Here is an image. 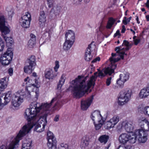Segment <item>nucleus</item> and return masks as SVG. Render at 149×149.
Returning <instances> with one entry per match:
<instances>
[{
    "label": "nucleus",
    "mask_w": 149,
    "mask_h": 149,
    "mask_svg": "<svg viewBox=\"0 0 149 149\" xmlns=\"http://www.w3.org/2000/svg\"><path fill=\"white\" fill-rule=\"evenodd\" d=\"M97 121L98 123L95 124V129L96 130H99L101 127L104 123V120H100Z\"/></svg>",
    "instance_id": "37"
},
{
    "label": "nucleus",
    "mask_w": 149,
    "mask_h": 149,
    "mask_svg": "<svg viewBox=\"0 0 149 149\" xmlns=\"http://www.w3.org/2000/svg\"><path fill=\"white\" fill-rule=\"evenodd\" d=\"M146 7L149 8V0H147V2L145 3Z\"/></svg>",
    "instance_id": "58"
},
{
    "label": "nucleus",
    "mask_w": 149,
    "mask_h": 149,
    "mask_svg": "<svg viewBox=\"0 0 149 149\" xmlns=\"http://www.w3.org/2000/svg\"><path fill=\"white\" fill-rule=\"evenodd\" d=\"M125 149H134V147L131 145L125 146Z\"/></svg>",
    "instance_id": "47"
},
{
    "label": "nucleus",
    "mask_w": 149,
    "mask_h": 149,
    "mask_svg": "<svg viewBox=\"0 0 149 149\" xmlns=\"http://www.w3.org/2000/svg\"><path fill=\"white\" fill-rule=\"evenodd\" d=\"M134 44L135 45H137L140 41V39H136L134 40Z\"/></svg>",
    "instance_id": "51"
},
{
    "label": "nucleus",
    "mask_w": 149,
    "mask_h": 149,
    "mask_svg": "<svg viewBox=\"0 0 149 149\" xmlns=\"http://www.w3.org/2000/svg\"><path fill=\"white\" fill-rule=\"evenodd\" d=\"M26 65L24 68V72L28 74L31 73L36 65V58L34 55H31L28 58L26 63Z\"/></svg>",
    "instance_id": "6"
},
{
    "label": "nucleus",
    "mask_w": 149,
    "mask_h": 149,
    "mask_svg": "<svg viewBox=\"0 0 149 149\" xmlns=\"http://www.w3.org/2000/svg\"><path fill=\"white\" fill-rule=\"evenodd\" d=\"M65 79V74H63L61 77V78L57 85V88L58 90H60L61 89L62 86L64 84Z\"/></svg>",
    "instance_id": "25"
},
{
    "label": "nucleus",
    "mask_w": 149,
    "mask_h": 149,
    "mask_svg": "<svg viewBox=\"0 0 149 149\" xmlns=\"http://www.w3.org/2000/svg\"><path fill=\"white\" fill-rule=\"evenodd\" d=\"M115 21V20L113 18H109L106 26V28L109 29H111L114 24Z\"/></svg>",
    "instance_id": "31"
},
{
    "label": "nucleus",
    "mask_w": 149,
    "mask_h": 149,
    "mask_svg": "<svg viewBox=\"0 0 149 149\" xmlns=\"http://www.w3.org/2000/svg\"><path fill=\"white\" fill-rule=\"evenodd\" d=\"M45 77L49 79H53L56 76L53 74V71L51 69H46L45 71Z\"/></svg>",
    "instance_id": "21"
},
{
    "label": "nucleus",
    "mask_w": 149,
    "mask_h": 149,
    "mask_svg": "<svg viewBox=\"0 0 149 149\" xmlns=\"http://www.w3.org/2000/svg\"><path fill=\"white\" fill-rule=\"evenodd\" d=\"M13 69L12 68H10L8 70V73L10 76L12 75L13 73Z\"/></svg>",
    "instance_id": "54"
},
{
    "label": "nucleus",
    "mask_w": 149,
    "mask_h": 149,
    "mask_svg": "<svg viewBox=\"0 0 149 149\" xmlns=\"http://www.w3.org/2000/svg\"><path fill=\"white\" fill-rule=\"evenodd\" d=\"M122 47V46H118L116 47L115 49V51H116V53H118V55L120 57V58H119L120 59V58L123 59H124V55H127V54H125V51H124L123 49H122V48H121ZM116 54V55L113 57V58L114 59H116V58H114V57L116 56L117 55ZM118 58H119L118 57L116 59Z\"/></svg>",
    "instance_id": "17"
},
{
    "label": "nucleus",
    "mask_w": 149,
    "mask_h": 149,
    "mask_svg": "<svg viewBox=\"0 0 149 149\" xmlns=\"http://www.w3.org/2000/svg\"><path fill=\"white\" fill-rule=\"evenodd\" d=\"M12 97L11 92L9 91L6 94H2L0 96V102L3 104L4 106L10 102Z\"/></svg>",
    "instance_id": "12"
},
{
    "label": "nucleus",
    "mask_w": 149,
    "mask_h": 149,
    "mask_svg": "<svg viewBox=\"0 0 149 149\" xmlns=\"http://www.w3.org/2000/svg\"><path fill=\"white\" fill-rule=\"evenodd\" d=\"M31 20L30 14L27 12L19 19V22L23 27L27 28L29 27Z\"/></svg>",
    "instance_id": "10"
},
{
    "label": "nucleus",
    "mask_w": 149,
    "mask_h": 149,
    "mask_svg": "<svg viewBox=\"0 0 149 149\" xmlns=\"http://www.w3.org/2000/svg\"><path fill=\"white\" fill-rule=\"evenodd\" d=\"M146 18L147 19V20L148 21H149V15L146 16Z\"/></svg>",
    "instance_id": "64"
},
{
    "label": "nucleus",
    "mask_w": 149,
    "mask_h": 149,
    "mask_svg": "<svg viewBox=\"0 0 149 149\" xmlns=\"http://www.w3.org/2000/svg\"><path fill=\"white\" fill-rule=\"evenodd\" d=\"M117 149H125V146H120Z\"/></svg>",
    "instance_id": "59"
},
{
    "label": "nucleus",
    "mask_w": 149,
    "mask_h": 149,
    "mask_svg": "<svg viewBox=\"0 0 149 149\" xmlns=\"http://www.w3.org/2000/svg\"><path fill=\"white\" fill-rule=\"evenodd\" d=\"M107 125L108 129H109L111 128H112L114 127V124H113L111 123V121L109 120L108 121L107 123Z\"/></svg>",
    "instance_id": "43"
},
{
    "label": "nucleus",
    "mask_w": 149,
    "mask_h": 149,
    "mask_svg": "<svg viewBox=\"0 0 149 149\" xmlns=\"http://www.w3.org/2000/svg\"><path fill=\"white\" fill-rule=\"evenodd\" d=\"M47 36L48 37H49V33L46 32L44 33V34L43 35V36Z\"/></svg>",
    "instance_id": "61"
},
{
    "label": "nucleus",
    "mask_w": 149,
    "mask_h": 149,
    "mask_svg": "<svg viewBox=\"0 0 149 149\" xmlns=\"http://www.w3.org/2000/svg\"><path fill=\"white\" fill-rule=\"evenodd\" d=\"M10 49H7L6 52L1 58V62L3 65H8L12 59L13 54Z\"/></svg>",
    "instance_id": "8"
},
{
    "label": "nucleus",
    "mask_w": 149,
    "mask_h": 149,
    "mask_svg": "<svg viewBox=\"0 0 149 149\" xmlns=\"http://www.w3.org/2000/svg\"><path fill=\"white\" fill-rule=\"evenodd\" d=\"M25 147H26V144H23L22 149H29V147L28 146L27 148H25Z\"/></svg>",
    "instance_id": "55"
},
{
    "label": "nucleus",
    "mask_w": 149,
    "mask_h": 149,
    "mask_svg": "<svg viewBox=\"0 0 149 149\" xmlns=\"http://www.w3.org/2000/svg\"><path fill=\"white\" fill-rule=\"evenodd\" d=\"M59 115H56L54 119V120L56 122H57L59 120Z\"/></svg>",
    "instance_id": "53"
},
{
    "label": "nucleus",
    "mask_w": 149,
    "mask_h": 149,
    "mask_svg": "<svg viewBox=\"0 0 149 149\" xmlns=\"http://www.w3.org/2000/svg\"><path fill=\"white\" fill-rule=\"evenodd\" d=\"M117 84L121 88H123L125 82L123 81H122L120 78H119L117 81Z\"/></svg>",
    "instance_id": "41"
},
{
    "label": "nucleus",
    "mask_w": 149,
    "mask_h": 149,
    "mask_svg": "<svg viewBox=\"0 0 149 149\" xmlns=\"http://www.w3.org/2000/svg\"><path fill=\"white\" fill-rule=\"evenodd\" d=\"M91 117L93 121L95 120L99 121L100 120H104L103 117L100 113V111L97 110H95L91 113Z\"/></svg>",
    "instance_id": "15"
},
{
    "label": "nucleus",
    "mask_w": 149,
    "mask_h": 149,
    "mask_svg": "<svg viewBox=\"0 0 149 149\" xmlns=\"http://www.w3.org/2000/svg\"><path fill=\"white\" fill-rule=\"evenodd\" d=\"M147 123V126L148 127V130H149V121H146V123Z\"/></svg>",
    "instance_id": "62"
},
{
    "label": "nucleus",
    "mask_w": 149,
    "mask_h": 149,
    "mask_svg": "<svg viewBox=\"0 0 149 149\" xmlns=\"http://www.w3.org/2000/svg\"><path fill=\"white\" fill-rule=\"evenodd\" d=\"M91 44H90L88 46V47L86 49L85 53V58L86 60L87 61H89L91 60L93 56L91 54Z\"/></svg>",
    "instance_id": "20"
},
{
    "label": "nucleus",
    "mask_w": 149,
    "mask_h": 149,
    "mask_svg": "<svg viewBox=\"0 0 149 149\" xmlns=\"http://www.w3.org/2000/svg\"><path fill=\"white\" fill-rule=\"evenodd\" d=\"M6 10L8 12L9 19L10 20L14 14L13 9L12 7L9 6L6 8Z\"/></svg>",
    "instance_id": "32"
},
{
    "label": "nucleus",
    "mask_w": 149,
    "mask_h": 149,
    "mask_svg": "<svg viewBox=\"0 0 149 149\" xmlns=\"http://www.w3.org/2000/svg\"><path fill=\"white\" fill-rule=\"evenodd\" d=\"M31 141H26L25 142H24L23 144H26V147H25V148H27V147L28 146L29 147V149H30L31 147Z\"/></svg>",
    "instance_id": "44"
},
{
    "label": "nucleus",
    "mask_w": 149,
    "mask_h": 149,
    "mask_svg": "<svg viewBox=\"0 0 149 149\" xmlns=\"http://www.w3.org/2000/svg\"><path fill=\"white\" fill-rule=\"evenodd\" d=\"M122 125L125 127L126 131L128 132H132L134 126L133 122L132 121H125L123 122Z\"/></svg>",
    "instance_id": "14"
},
{
    "label": "nucleus",
    "mask_w": 149,
    "mask_h": 149,
    "mask_svg": "<svg viewBox=\"0 0 149 149\" xmlns=\"http://www.w3.org/2000/svg\"><path fill=\"white\" fill-rule=\"evenodd\" d=\"M149 95V88L148 87L142 89L139 93V96L141 98L146 97Z\"/></svg>",
    "instance_id": "24"
},
{
    "label": "nucleus",
    "mask_w": 149,
    "mask_h": 149,
    "mask_svg": "<svg viewBox=\"0 0 149 149\" xmlns=\"http://www.w3.org/2000/svg\"><path fill=\"white\" fill-rule=\"evenodd\" d=\"M56 100V99L53 98L50 103H42L41 105L36 102H32L30 108H27L25 110L24 117L28 121V123L23 126L19 131L15 139L11 142H16L17 141H18L16 148L17 147L19 139L29 133L33 127H35L34 131L37 132H40L44 130L47 123L46 116H39V113L41 110L45 111L49 110L52 104Z\"/></svg>",
    "instance_id": "1"
},
{
    "label": "nucleus",
    "mask_w": 149,
    "mask_h": 149,
    "mask_svg": "<svg viewBox=\"0 0 149 149\" xmlns=\"http://www.w3.org/2000/svg\"><path fill=\"white\" fill-rule=\"evenodd\" d=\"M35 42L33 40H29L28 43L29 46L30 47H32L33 46L35 45Z\"/></svg>",
    "instance_id": "42"
},
{
    "label": "nucleus",
    "mask_w": 149,
    "mask_h": 149,
    "mask_svg": "<svg viewBox=\"0 0 149 149\" xmlns=\"http://www.w3.org/2000/svg\"><path fill=\"white\" fill-rule=\"evenodd\" d=\"M116 55V54H114L113 53L111 54V56L109 59L111 62L110 65L107 68L103 69L102 71H100L98 74L99 77H104L105 75L103 74V72L105 75L108 74L110 75L114 72V70L116 67V65L115 63L120 59V58L114 59L113 57Z\"/></svg>",
    "instance_id": "4"
},
{
    "label": "nucleus",
    "mask_w": 149,
    "mask_h": 149,
    "mask_svg": "<svg viewBox=\"0 0 149 149\" xmlns=\"http://www.w3.org/2000/svg\"><path fill=\"white\" fill-rule=\"evenodd\" d=\"M5 22L4 17L3 16H0V30L7 45L10 47L13 44V41L12 38L7 37L6 36V35L9 33L10 30L8 27L5 26Z\"/></svg>",
    "instance_id": "3"
},
{
    "label": "nucleus",
    "mask_w": 149,
    "mask_h": 149,
    "mask_svg": "<svg viewBox=\"0 0 149 149\" xmlns=\"http://www.w3.org/2000/svg\"><path fill=\"white\" fill-rule=\"evenodd\" d=\"M122 29L121 32L122 33H125V31L126 30V29L125 28V26L124 25H123L122 26Z\"/></svg>",
    "instance_id": "57"
},
{
    "label": "nucleus",
    "mask_w": 149,
    "mask_h": 149,
    "mask_svg": "<svg viewBox=\"0 0 149 149\" xmlns=\"http://www.w3.org/2000/svg\"><path fill=\"white\" fill-rule=\"evenodd\" d=\"M17 95L14 96L11 102L12 105L14 107H18L23 101V95Z\"/></svg>",
    "instance_id": "13"
},
{
    "label": "nucleus",
    "mask_w": 149,
    "mask_h": 149,
    "mask_svg": "<svg viewBox=\"0 0 149 149\" xmlns=\"http://www.w3.org/2000/svg\"><path fill=\"white\" fill-rule=\"evenodd\" d=\"M18 142V141H17L16 142H13L12 143H11L9 144L8 149H14L15 148L16 146L17 145ZM0 149H7V148L5 146L2 145Z\"/></svg>",
    "instance_id": "30"
},
{
    "label": "nucleus",
    "mask_w": 149,
    "mask_h": 149,
    "mask_svg": "<svg viewBox=\"0 0 149 149\" xmlns=\"http://www.w3.org/2000/svg\"><path fill=\"white\" fill-rule=\"evenodd\" d=\"M123 23L125 25H126L127 24V17H125L124 18V19L123 20Z\"/></svg>",
    "instance_id": "50"
},
{
    "label": "nucleus",
    "mask_w": 149,
    "mask_h": 149,
    "mask_svg": "<svg viewBox=\"0 0 149 149\" xmlns=\"http://www.w3.org/2000/svg\"><path fill=\"white\" fill-rule=\"evenodd\" d=\"M119 120V116H115L110 120L111 121V123H112L113 124H114L115 125L118 123Z\"/></svg>",
    "instance_id": "38"
},
{
    "label": "nucleus",
    "mask_w": 149,
    "mask_h": 149,
    "mask_svg": "<svg viewBox=\"0 0 149 149\" xmlns=\"http://www.w3.org/2000/svg\"><path fill=\"white\" fill-rule=\"evenodd\" d=\"M90 141L89 136L86 135L83 137L81 139V141L80 143V146L81 148L84 149L87 147L89 144Z\"/></svg>",
    "instance_id": "19"
},
{
    "label": "nucleus",
    "mask_w": 149,
    "mask_h": 149,
    "mask_svg": "<svg viewBox=\"0 0 149 149\" xmlns=\"http://www.w3.org/2000/svg\"><path fill=\"white\" fill-rule=\"evenodd\" d=\"M68 146L66 144L62 143L59 145L58 149H68Z\"/></svg>",
    "instance_id": "40"
},
{
    "label": "nucleus",
    "mask_w": 149,
    "mask_h": 149,
    "mask_svg": "<svg viewBox=\"0 0 149 149\" xmlns=\"http://www.w3.org/2000/svg\"><path fill=\"white\" fill-rule=\"evenodd\" d=\"M109 138V136L106 134L100 136L98 138V140L101 143L105 144L108 141Z\"/></svg>",
    "instance_id": "27"
},
{
    "label": "nucleus",
    "mask_w": 149,
    "mask_h": 149,
    "mask_svg": "<svg viewBox=\"0 0 149 149\" xmlns=\"http://www.w3.org/2000/svg\"><path fill=\"white\" fill-rule=\"evenodd\" d=\"M47 139L48 141H50V140L53 141L54 140H56V137L54 135L53 133L50 131L48 132L47 133Z\"/></svg>",
    "instance_id": "33"
},
{
    "label": "nucleus",
    "mask_w": 149,
    "mask_h": 149,
    "mask_svg": "<svg viewBox=\"0 0 149 149\" xmlns=\"http://www.w3.org/2000/svg\"><path fill=\"white\" fill-rule=\"evenodd\" d=\"M56 65L54 68V69L55 71L56 72H57V71L58 69L59 68V65L58 64V61H56Z\"/></svg>",
    "instance_id": "49"
},
{
    "label": "nucleus",
    "mask_w": 149,
    "mask_h": 149,
    "mask_svg": "<svg viewBox=\"0 0 149 149\" xmlns=\"http://www.w3.org/2000/svg\"><path fill=\"white\" fill-rule=\"evenodd\" d=\"M136 20L137 21V22L138 24H139L140 23V22L139 20V18L138 16H136Z\"/></svg>",
    "instance_id": "63"
},
{
    "label": "nucleus",
    "mask_w": 149,
    "mask_h": 149,
    "mask_svg": "<svg viewBox=\"0 0 149 149\" xmlns=\"http://www.w3.org/2000/svg\"><path fill=\"white\" fill-rule=\"evenodd\" d=\"M148 134L146 131L143 130H138L135 131L133 135L136 138L138 139V140L140 143H144L147 140Z\"/></svg>",
    "instance_id": "9"
},
{
    "label": "nucleus",
    "mask_w": 149,
    "mask_h": 149,
    "mask_svg": "<svg viewBox=\"0 0 149 149\" xmlns=\"http://www.w3.org/2000/svg\"><path fill=\"white\" fill-rule=\"evenodd\" d=\"M46 15L44 11H41L39 14V24L41 27L45 26L46 21Z\"/></svg>",
    "instance_id": "16"
},
{
    "label": "nucleus",
    "mask_w": 149,
    "mask_h": 149,
    "mask_svg": "<svg viewBox=\"0 0 149 149\" xmlns=\"http://www.w3.org/2000/svg\"><path fill=\"white\" fill-rule=\"evenodd\" d=\"M119 141L121 143L124 144L128 142L133 144L136 142V139L133 135H131L125 133H123L119 136Z\"/></svg>",
    "instance_id": "7"
},
{
    "label": "nucleus",
    "mask_w": 149,
    "mask_h": 149,
    "mask_svg": "<svg viewBox=\"0 0 149 149\" xmlns=\"http://www.w3.org/2000/svg\"><path fill=\"white\" fill-rule=\"evenodd\" d=\"M97 72L94 73L89 80H87L88 75L86 77L78 76V77L72 81V85L70 86L67 90H71L74 97L79 98L82 97L87 92L88 89L95 84V81L97 76Z\"/></svg>",
    "instance_id": "2"
},
{
    "label": "nucleus",
    "mask_w": 149,
    "mask_h": 149,
    "mask_svg": "<svg viewBox=\"0 0 149 149\" xmlns=\"http://www.w3.org/2000/svg\"><path fill=\"white\" fill-rule=\"evenodd\" d=\"M120 31L118 30L117 31L116 33L114 34V37H116L118 35H120Z\"/></svg>",
    "instance_id": "56"
},
{
    "label": "nucleus",
    "mask_w": 149,
    "mask_h": 149,
    "mask_svg": "<svg viewBox=\"0 0 149 149\" xmlns=\"http://www.w3.org/2000/svg\"><path fill=\"white\" fill-rule=\"evenodd\" d=\"M3 104L0 102V110L1 109L4 107V105Z\"/></svg>",
    "instance_id": "60"
},
{
    "label": "nucleus",
    "mask_w": 149,
    "mask_h": 149,
    "mask_svg": "<svg viewBox=\"0 0 149 149\" xmlns=\"http://www.w3.org/2000/svg\"><path fill=\"white\" fill-rule=\"evenodd\" d=\"M131 95V92L129 90H123L121 91L118 99V104L123 105L126 103L129 100Z\"/></svg>",
    "instance_id": "5"
},
{
    "label": "nucleus",
    "mask_w": 149,
    "mask_h": 149,
    "mask_svg": "<svg viewBox=\"0 0 149 149\" xmlns=\"http://www.w3.org/2000/svg\"><path fill=\"white\" fill-rule=\"evenodd\" d=\"M111 77H110L107 78V79L106 83L107 86H109L110 85L111 83Z\"/></svg>",
    "instance_id": "46"
},
{
    "label": "nucleus",
    "mask_w": 149,
    "mask_h": 149,
    "mask_svg": "<svg viewBox=\"0 0 149 149\" xmlns=\"http://www.w3.org/2000/svg\"><path fill=\"white\" fill-rule=\"evenodd\" d=\"M129 42L127 40H123V43L121 46L122 47L123 46H125L126 47L125 48H122V49H123L125 52L128 50L130 49V47H129Z\"/></svg>",
    "instance_id": "36"
},
{
    "label": "nucleus",
    "mask_w": 149,
    "mask_h": 149,
    "mask_svg": "<svg viewBox=\"0 0 149 149\" xmlns=\"http://www.w3.org/2000/svg\"><path fill=\"white\" fill-rule=\"evenodd\" d=\"M7 84L6 78H4L0 80V93L6 88Z\"/></svg>",
    "instance_id": "23"
},
{
    "label": "nucleus",
    "mask_w": 149,
    "mask_h": 149,
    "mask_svg": "<svg viewBox=\"0 0 149 149\" xmlns=\"http://www.w3.org/2000/svg\"><path fill=\"white\" fill-rule=\"evenodd\" d=\"M94 96L92 95L87 99H82L81 102V108L83 110H86L89 107L93 99Z\"/></svg>",
    "instance_id": "11"
},
{
    "label": "nucleus",
    "mask_w": 149,
    "mask_h": 149,
    "mask_svg": "<svg viewBox=\"0 0 149 149\" xmlns=\"http://www.w3.org/2000/svg\"><path fill=\"white\" fill-rule=\"evenodd\" d=\"M66 40L69 41L75 40V34L74 32L72 30H69L66 31L65 34Z\"/></svg>",
    "instance_id": "18"
},
{
    "label": "nucleus",
    "mask_w": 149,
    "mask_h": 149,
    "mask_svg": "<svg viewBox=\"0 0 149 149\" xmlns=\"http://www.w3.org/2000/svg\"><path fill=\"white\" fill-rule=\"evenodd\" d=\"M34 80L35 81V84H30V86H28L27 85L26 86V89L28 91L29 93V91L28 90L30 89L29 88L31 87V86L34 87H36L37 88H38L40 86V85L38 84L39 83L38 82V81L36 79H35Z\"/></svg>",
    "instance_id": "34"
},
{
    "label": "nucleus",
    "mask_w": 149,
    "mask_h": 149,
    "mask_svg": "<svg viewBox=\"0 0 149 149\" xmlns=\"http://www.w3.org/2000/svg\"><path fill=\"white\" fill-rule=\"evenodd\" d=\"M50 141H48L47 145L48 149H56V140L53 141L50 140Z\"/></svg>",
    "instance_id": "26"
},
{
    "label": "nucleus",
    "mask_w": 149,
    "mask_h": 149,
    "mask_svg": "<svg viewBox=\"0 0 149 149\" xmlns=\"http://www.w3.org/2000/svg\"><path fill=\"white\" fill-rule=\"evenodd\" d=\"M47 2L48 4V7L50 8L52 6L53 3L54 2V0H47Z\"/></svg>",
    "instance_id": "45"
},
{
    "label": "nucleus",
    "mask_w": 149,
    "mask_h": 149,
    "mask_svg": "<svg viewBox=\"0 0 149 149\" xmlns=\"http://www.w3.org/2000/svg\"><path fill=\"white\" fill-rule=\"evenodd\" d=\"M74 42L73 41H69L65 40L63 45V49L65 51H68L69 50L73 45Z\"/></svg>",
    "instance_id": "22"
},
{
    "label": "nucleus",
    "mask_w": 149,
    "mask_h": 149,
    "mask_svg": "<svg viewBox=\"0 0 149 149\" xmlns=\"http://www.w3.org/2000/svg\"><path fill=\"white\" fill-rule=\"evenodd\" d=\"M61 9V8L60 6H56L55 9L52 8L50 11V15H52L53 14L55 13L56 14H58L60 13Z\"/></svg>",
    "instance_id": "29"
},
{
    "label": "nucleus",
    "mask_w": 149,
    "mask_h": 149,
    "mask_svg": "<svg viewBox=\"0 0 149 149\" xmlns=\"http://www.w3.org/2000/svg\"><path fill=\"white\" fill-rule=\"evenodd\" d=\"M141 109L145 115L149 116V107H143Z\"/></svg>",
    "instance_id": "39"
},
{
    "label": "nucleus",
    "mask_w": 149,
    "mask_h": 149,
    "mask_svg": "<svg viewBox=\"0 0 149 149\" xmlns=\"http://www.w3.org/2000/svg\"><path fill=\"white\" fill-rule=\"evenodd\" d=\"M148 121L145 118H142L139 120V125L141 126L142 128H144V125L145 124L147 125V123L145 122L146 121Z\"/></svg>",
    "instance_id": "35"
},
{
    "label": "nucleus",
    "mask_w": 149,
    "mask_h": 149,
    "mask_svg": "<svg viewBox=\"0 0 149 149\" xmlns=\"http://www.w3.org/2000/svg\"><path fill=\"white\" fill-rule=\"evenodd\" d=\"M129 78V74L127 72H125L120 74V79L124 82L127 81Z\"/></svg>",
    "instance_id": "28"
},
{
    "label": "nucleus",
    "mask_w": 149,
    "mask_h": 149,
    "mask_svg": "<svg viewBox=\"0 0 149 149\" xmlns=\"http://www.w3.org/2000/svg\"><path fill=\"white\" fill-rule=\"evenodd\" d=\"M30 36L31 37V38L30 40H32L36 41V36L34 35L31 33L30 34Z\"/></svg>",
    "instance_id": "48"
},
{
    "label": "nucleus",
    "mask_w": 149,
    "mask_h": 149,
    "mask_svg": "<svg viewBox=\"0 0 149 149\" xmlns=\"http://www.w3.org/2000/svg\"><path fill=\"white\" fill-rule=\"evenodd\" d=\"M100 60V58L99 57H97L93 59L91 62L92 63H95L97 61H99Z\"/></svg>",
    "instance_id": "52"
}]
</instances>
